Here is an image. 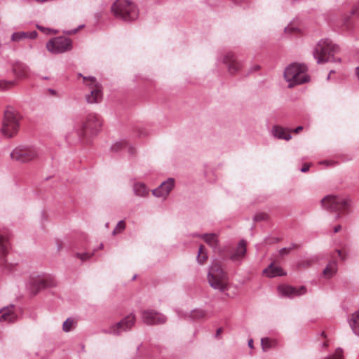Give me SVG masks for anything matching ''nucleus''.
Wrapping results in <instances>:
<instances>
[{
    "instance_id": "obj_1",
    "label": "nucleus",
    "mask_w": 359,
    "mask_h": 359,
    "mask_svg": "<svg viewBox=\"0 0 359 359\" xmlns=\"http://www.w3.org/2000/svg\"><path fill=\"white\" fill-rule=\"evenodd\" d=\"M339 46L330 39H323L318 41L316 46L313 55L318 64L327 62H340V58H334V55L339 52Z\"/></svg>"
},
{
    "instance_id": "obj_2",
    "label": "nucleus",
    "mask_w": 359,
    "mask_h": 359,
    "mask_svg": "<svg viewBox=\"0 0 359 359\" xmlns=\"http://www.w3.org/2000/svg\"><path fill=\"white\" fill-rule=\"evenodd\" d=\"M111 11L115 18L125 22L134 21L139 15L137 6L130 0H116L111 5Z\"/></svg>"
},
{
    "instance_id": "obj_3",
    "label": "nucleus",
    "mask_w": 359,
    "mask_h": 359,
    "mask_svg": "<svg viewBox=\"0 0 359 359\" xmlns=\"http://www.w3.org/2000/svg\"><path fill=\"white\" fill-rule=\"evenodd\" d=\"M208 280L210 285L220 292L229 290V278L219 261L215 260L210 267L208 273Z\"/></svg>"
},
{
    "instance_id": "obj_4",
    "label": "nucleus",
    "mask_w": 359,
    "mask_h": 359,
    "mask_svg": "<svg viewBox=\"0 0 359 359\" xmlns=\"http://www.w3.org/2000/svg\"><path fill=\"white\" fill-rule=\"evenodd\" d=\"M307 67L302 64H291L284 72V77L288 83V87L292 88L296 85H299L308 82L309 76L306 74Z\"/></svg>"
},
{
    "instance_id": "obj_5",
    "label": "nucleus",
    "mask_w": 359,
    "mask_h": 359,
    "mask_svg": "<svg viewBox=\"0 0 359 359\" xmlns=\"http://www.w3.org/2000/svg\"><path fill=\"white\" fill-rule=\"evenodd\" d=\"M18 128L19 116L18 113L11 109H6L1 128L2 134L7 137H11L17 133Z\"/></svg>"
},
{
    "instance_id": "obj_6",
    "label": "nucleus",
    "mask_w": 359,
    "mask_h": 359,
    "mask_svg": "<svg viewBox=\"0 0 359 359\" xmlns=\"http://www.w3.org/2000/svg\"><path fill=\"white\" fill-rule=\"evenodd\" d=\"M102 120L100 117L95 114H89L86 116V121L83 123L81 128L76 133L79 138L83 137L86 133L92 135L97 134L102 127Z\"/></svg>"
},
{
    "instance_id": "obj_7",
    "label": "nucleus",
    "mask_w": 359,
    "mask_h": 359,
    "mask_svg": "<svg viewBox=\"0 0 359 359\" xmlns=\"http://www.w3.org/2000/svg\"><path fill=\"white\" fill-rule=\"evenodd\" d=\"M135 316L133 313H130L121 321L111 325L108 329L102 330V332L119 336L122 333L130 330L135 325Z\"/></svg>"
},
{
    "instance_id": "obj_8",
    "label": "nucleus",
    "mask_w": 359,
    "mask_h": 359,
    "mask_svg": "<svg viewBox=\"0 0 359 359\" xmlns=\"http://www.w3.org/2000/svg\"><path fill=\"white\" fill-rule=\"evenodd\" d=\"M39 155V150L35 147L19 146L11 153L13 160L21 163H27L36 158Z\"/></svg>"
},
{
    "instance_id": "obj_9",
    "label": "nucleus",
    "mask_w": 359,
    "mask_h": 359,
    "mask_svg": "<svg viewBox=\"0 0 359 359\" xmlns=\"http://www.w3.org/2000/svg\"><path fill=\"white\" fill-rule=\"evenodd\" d=\"M46 48L53 54L63 53L72 50V41L63 36L54 37L46 43Z\"/></svg>"
},
{
    "instance_id": "obj_10",
    "label": "nucleus",
    "mask_w": 359,
    "mask_h": 359,
    "mask_svg": "<svg viewBox=\"0 0 359 359\" xmlns=\"http://www.w3.org/2000/svg\"><path fill=\"white\" fill-rule=\"evenodd\" d=\"M323 207L331 212L343 211L349 205L348 200L341 196L328 195L322 199Z\"/></svg>"
},
{
    "instance_id": "obj_11",
    "label": "nucleus",
    "mask_w": 359,
    "mask_h": 359,
    "mask_svg": "<svg viewBox=\"0 0 359 359\" xmlns=\"http://www.w3.org/2000/svg\"><path fill=\"white\" fill-rule=\"evenodd\" d=\"M79 76L83 77L85 84L90 88V93L86 95V101L90 104L100 102L102 98V87L97 82L95 77L83 76L81 74H79Z\"/></svg>"
},
{
    "instance_id": "obj_12",
    "label": "nucleus",
    "mask_w": 359,
    "mask_h": 359,
    "mask_svg": "<svg viewBox=\"0 0 359 359\" xmlns=\"http://www.w3.org/2000/svg\"><path fill=\"white\" fill-rule=\"evenodd\" d=\"M55 285L54 278L47 274L32 278L29 283V289L34 294H36L41 289L51 287Z\"/></svg>"
},
{
    "instance_id": "obj_13",
    "label": "nucleus",
    "mask_w": 359,
    "mask_h": 359,
    "mask_svg": "<svg viewBox=\"0 0 359 359\" xmlns=\"http://www.w3.org/2000/svg\"><path fill=\"white\" fill-rule=\"evenodd\" d=\"M217 60L226 66L231 75L236 74L241 69V63L236 59L234 54L231 51L222 53Z\"/></svg>"
},
{
    "instance_id": "obj_14",
    "label": "nucleus",
    "mask_w": 359,
    "mask_h": 359,
    "mask_svg": "<svg viewBox=\"0 0 359 359\" xmlns=\"http://www.w3.org/2000/svg\"><path fill=\"white\" fill-rule=\"evenodd\" d=\"M141 319L144 323L149 325H161L167 321L165 316L153 309L142 311Z\"/></svg>"
},
{
    "instance_id": "obj_15",
    "label": "nucleus",
    "mask_w": 359,
    "mask_h": 359,
    "mask_svg": "<svg viewBox=\"0 0 359 359\" xmlns=\"http://www.w3.org/2000/svg\"><path fill=\"white\" fill-rule=\"evenodd\" d=\"M175 185V180L172 177L163 182L157 188L151 191L152 194L156 198L166 199Z\"/></svg>"
},
{
    "instance_id": "obj_16",
    "label": "nucleus",
    "mask_w": 359,
    "mask_h": 359,
    "mask_svg": "<svg viewBox=\"0 0 359 359\" xmlns=\"http://www.w3.org/2000/svg\"><path fill=\"white\" fill-rule=\"evenodd\" d=\"M278 290L283 296L292 298L305 294L306 289L304 286L296 288L287 285H281L278 287Z\"/></svg>"
},
{
    "instance_id": "obj_17",
    "label": "nucleus",
    "mask_w": 359,
    "mask_h": 359,
    "mask_svg": "<svg viewBox=\"0 0 359 359\" xmlns=\"http://www.w3.org/2000/svg\"><path fill=\"white\" fill-rule=\"evenodd\" d=\"M0 322L13 323L16 320L18 315L13 305L4 307L0 310Z\"/></svg>"
},
{
    "instance_id": "obj_18",
    "label": "nucleus",
    "mask_w": 359,
    "mask_h": 359,
    "mask_svg": "<svg viewBox=\"0 0 359 359\" xmlns=\"http://www.w3.org/2000/svg\"><path fill=\"white\" fill-rule=\"evenodd\" d=\"M9 242L8 237L0 232V266L6 264V256L8 254Z\"/></svg>"
},
{
    "instance_id": "obj_19",
    "label": "nucleus",
    "mask_w": 359,
    "mask_h": 359,
    "mask_svg": "<svg viewBox=\"0 0 359 359\" xmlns=\"http://www.w3.org/2000/svg\"><path fill=\"white\" fill-rule=\"evenodd\" d=\"M263 273L269 278H274L276 276H283L286 274L283 269L274 263H271L267 268L263 270Z\"/></svg>"
},
{
    "instance_id": "obj_20",
    "label": "nucleus",
    "mask_w": 359,
    "mask_h": 359,
    "mask_svg": "<svg viewBox=\"0 0 359 359\" xmlns=\"http://www.w3.org/2000/svg\"><path fill=\"white\" fill-rule=\"evenodd\" d=\"M133 191L135 196L140 198H147L149 196L150 193L147 186L141 182H137L133 184Z\"/></svg>"
},
{
    "instance_id": "obj_21",
    "label": "nucleus",
    "mask_w": 359,
    "mask_h": 359,
    "mask_svg": "<svg viewBox=\"0 0 359 359\" xmlns=\"http://www.w3.org/2000/svg\"><path fill=\"white\" fill-rule=\"evenodd\" d=\"M13 72L18 79L26 78L29 75V67L22 62H16L13 65Z\"/></svg>"
},
{
    "instance_id": "obj_22",
    "label": "nucleus",
    "mask_w": 359,
    "mask_h": 359,
    "mask_svg": "<svg viewBox=\"0 0 359 359\" xmlns=\"http://www.w3.org/2000/svg\"><path fill=\"white\" fill-rule=\"evenodd\" d=\"M271 133L276 139L288 141L292 138L290 132H287L285 128L277 125L273 126Z\"/></svg>"
},
{
    "instance_id": "obj_23",
    "label": "nucleus",
    "mask_w": 359,
    "mask_h": 359,
    "mask_svg": "<svg viewBox=\"0 0 359 359\" xmlns=\"http://www.w3.org/2000/svg\"><path fill=\"white\" fill-rule=\"evenodd\" d=\"M201 238L214 250H217L219 248V241L216 233H203Z\"/></svg>"
},
{
    "instance_id": "obj_24",
    "label": "nucleus",
    "mask_w": 359,
    "mask_h": 359,
    "mask_svg": "<svg viewBox=\"0 0 359 359\" xmlns=\"http://www.w3.org/2000/svg\"><path fill=\"white\" fill-rule=\"evenodd\" d=\"M123 149H127L128 153L131 155L135 153V148L129 145L125 140L116 141L111 146V151L114 152H118Z\"/></svg>"
},
{
    "instance_id": "obj_25",
    "label": "nucleus",
    "mask_w": 359,
    "mask_h": 359,
    "mask_svg": "<svg viewBox=\"0 0 359 359\" xmlns=\"http://www.w3.org/2000/svg\"><path fill=\"white\" fill-rule=\"evenodd\" d=\"M38 34L36 31L14 32L11 37L12 41H20L25 39H35Z\"/></svg>"
},
{
    "instance_id": "obj_26",
    "label": "nucleus",
    "mask_w": 359,
    "mask_h": 359,
    "mask_svg": "<svg viewBox=\"0 0 359 359\" xmlns=\"http://www.w3.org/2000/svg\"><path fill=\"white\" fill-rule=\"evenodd\" d=\"M246 253V242L241 240L236 250V251L231 255V259L233 261H238L241 259Z\"/></svg>"
},
{
    "instance_id": "obj_27",
    "label": "nucleus",
    "mask_w": 359,
    "mask_h": 359,
    "mask_svg": "<svg viewBox=\"0 0 359 359\" xmlns=\"http://www.w3.org/2000/svg\"><path fill=\"white\" fill-rule=\"evenodd\" d=\"M337 271V262L335 260L330 262L323 271V276L326 278H330L336 274Z\"/></svg>"
},
{
    "instance_id": "obj_28",
    "label": "nucleus",
    "mask_w": 359,
    "mask_h": 359,
    "mask_svg": "<svg viewBox=\"0 0 359 359\" xmlns=\"http://www.w3.org/2000/svg\"><path fill=\"white\" fill-rule=\"evenodd\" d=\"M348 323L353 332L359 336V311L351 315L348 319Z\"/></svg>"
},
{
    "instance_id": "obj_29",
    "label": "nucleus",
    "mask_w": 359,
    "mask_h": 359,
    "mask_svg": "<svg viewBox=\"0 0 359 359\" xmlns=\"http://www.w3.org/2000/svg\"><path fill=\"white\" fill-rule=\"evenodd\" d=\"M206 316V312L201 309H193L189 314H187L184 316L185 319L189 320H199L203 318H205Z\"/></svg>"
},
{
    "instance_id": "obj_30",
    "label": "nucleus",
    "mask_w": 359,
    "mask_h": 359,
    "mask_svg": "<svg viewBox=\"0 0 359 359\" xmlns=\"http://www.w3.org/2000/svg\"><path fill=\"white\" fill-rule=\"evenodd\" d=\"M76 325V321L72 318H68L62 325V330L65 332L72 330Z\"/></svg>"
},
{
    "instance_id": "obj_31",
    "label": "nucleus",
    "mask_w": 359,
    "mask_h": 359,
    "mask_svg": "<svg viewBox=\"0 0 359 359\" xmlns=\"http://www.w3.org/2000/svg\"><path fill=\"white\" fill-rule=\"evenodd\" d=\"M16 85V81L15 80H4L1 79L0 80V90H6L12 87L15 86Z\"/></svg>"
},
{
    "instance_id": "obj_32",
    "label": "nucleus",
    "mask_w": 359,
    "mask_h": 359,
    "mask_svg": "<svg viewBox=\"0 0 359 359\" xmlns=\"http://www.w3.org/2000/svg\"><path fill=\"white\" fill-rule=\"evenodd\" d=\"M275 344L274 341L268 337L263 338L261 340V345L264 351H269Z\"/></svg>"
},
{
    "instance_id": "obj_33",
    "label": "nucleus",
    "mask_w": 359,
    "mask_h": 359,
    "mask_svg": "<svg viewBox=\"0 0 359 359\" xmlns=\"http://www.w3.org/2000/svg\"><path fill=\"white\" fill-rule=\"evenodd\" d=\"M207 259H208V255L205 252L204 246L201 245L199 248V250H198V255H197V262L200 264H202L207 260Z\"/></svg>"
},
{
    "instance_id": "obj_34",
    "label": "nucleus",
    "mask_w": 359,
    "mask_h": 359,
    "mask_svg": "<svg viewBox=\"0 0 359 359\" xmlns=\"http://www.w3.org/2000/svg\"><path fill=\"white\" fill-rule=\"evenodd\" d=\"M125 228H126V224H125L124 221L121 220L117 223L115 229H114V231L112 232V234L116 235V234L120 233L125 229Z\"/></svg>"
},
{
    "instance_id": "obj_35",
    "label": "nucleus",
    "mask_w": 359,
    "mask_h": 359,
    "mask_svg": "<svg viewBox=\"0 0 359 359\" xmlns=\"http://www.w3.org/2000/svg\"><path fill=\"white\" fill-rule=\"evenodd\" d=\"M325 359H344L343 350L341 348L336 349L335 353Z\"/></svg>"
},
{
    "instance_id": "obj_36",
    "label": "nucleus",
    "mask_w": 359,
    "mask_h": 359,
    "mask_svg": "<svg viewBox=\"0 0 359 359\" xmlns=\"http://www.w3.org/2000/svg\"><path fill=\"white\" fill-rule=\"evenodd\" d=\"M93 255V252H84V253H76V256L77 258L80 259L81 261H86L92 257Z\"/></svg>"
},
{
    "instance_id": "obj_37",
    "label": "nucleus",
    "mask_w": 359,
    "mask_h": 359,
    "mask_svg": "<svg viewBox=\"0 0 359 359\" xmlns=\"http://www.w3.org/2000/svg\"><path fill=\"white\" fill-rule=\"evenodd\" d=\"M285 33L286 34H293V33H297L299 32V29L296 27H294L292 25H290L285 27Z\"/></svg>"
},
{
    "instance_id": "obj_38",
    "label": "nucleus",
    "mask_w": 359,
    "mask_h": 359,
    "mask_svg": "<svg viewBox=\"0 0 359 359\" xmlns=\"http://www.w3.org/2000/svg\"><path fill=\"white\" fill-rule=\"evenodd\" d=\"M268 218V215L266 213H258V214H256L255 216H254V220L255 221H264V220H266Z\"/></svg>"
},
{
    "instance_id": "obj_39",
    "label": "nucleus",
    "mask_w": 359,
    "mask_h": 359,
    "mask_svg": "<svg viewBox=\"0 0 359 359\" xmlns=\"http://www.w3.org/2000/svg\"><path fill=\"white\" fill-rule=\"evenodd\" d=\"M37 28L41 30V32L46 33V34H50V33H53V34H56L57 33V31H55V30H53L51 29H49V28H46V27H43L42 26H37Z\"/></svg>"
},
{
    "instance_id": "obj_40",
    "label": "nucleus",
    "mask_w": 359,
    "mask_h": 359,
    "mask_svg": "<svg viewBox=\"0 0 359 359\" xmlns=\"http://www.w3.org/2000/svg\"><path fill=\"white\" fill-rule=\"evenodd\" d=\"M83 27H84V25H80L76 29L65 31V32H64V33L66 34H68V35L74 34L79 31V29H81Z\"/></svg>"
},
{
    "instance_id": "obj_41",
    "label": "nucleus",
    "mask_w": 359,
    "mask_h": 359,
    "mask_svg": "<svg viewBox=\"0 0 359 359\" xmlns=\"http://www.w3.org/2000/svg\"><path fill=\"white\" fill-rule=\"evenodd\" d=\"M294 246L291 247V248H281L280 250H279V254L281 256H283L285 255H287L289 253V252L290 251V250L293 248Z\"/></svg>"
},
{
    "instance_id": "obj_42",
    "label": "nucleus",
    "mask_w": 359,
    "mask_h": 359,
    "mask_svg": "<svg viewBox=\"0 0 359 359\" xmlns=\"http://www.w3.org/2000/svg\"><path fill=\"white\" fill-rule=\"evenodd\" d=\"M309 164H304V166L301 168V172H306L309 170Z\"/></svg>"
},
{
    "instance_id": "obj_43",
    "label": "nucleus",
    "mask_w": 359,
    "mask_h": 359,
    "mask_svg": "<svg viewBox=\"0 0 359 359\" xmlns=\"http://www.w3.org/2000/svg\"><path fill=\"white\" fill-rule=\"evenodd\" d=\"M337 252L339 255V257L342 259V260H344L346 259V256L341 252V250H337Z\"/></svg>"
},
{
    "instance_id": "obj_44",
    "label": "nucleus",
    "mask_w": 359,
    "mask_h": 359,
    "mask_svg": "<svg viewBox=\"0 0 359 359\" xmlns=\"http://www.w3.org/2000/svg\"><path fill=\"white\" fill-rule=\"evenodd\" d=\"M351 13L359 15V5L355 8L352 10Z\"/></svg>"
},
{
    "instance_id": "obj_45",
    "label": "nucleus",
    "mask_w": 359,
    "mask_h": 359,
    "mask_svg": "<svg viewBox=\"0 0 359 359\" xmlns=\"http://www.w3.org/2000/svg\"><path fill=\"white\" fill-rule=\"evenodd\" d=\"M303 130V127L302 126H298L294 130V132L295 133H299L300 131H302Z\"/></svg>"
},
{
    "instance_id": "obj_46",
    "label": "nucleus",
    "mask_w": 359,
    "mask_h": 359,
    "mask_svg": "<svg viewBox=\"0 0 359 359\" xmlns=\"http://www.w3.org/2000/svg\"><path fill=\"white\" fill-rule=\"evenodd\" d=\"M320 163H321V164H324V165H327V166H328V165H332V164H333V163H332V162H331V161H322Z\"/></svg>"
},
{
    "instance_id": "obj_47",
    "label": "nucleus",
    "mask_w": 359,
    "mask_h": 359,
    "mask_svg": "<svg viewBox=\"0 0 359 359\" xmlns=\"http://www.w3.org/2000/svg\"><path fill=\"white\" fill-rule=\"evenodd\" d=\"M222 332V328H218L216 331L215 337H218Z\"/></svg>"
},
{
    "instance_id": "obj_48",
    "label": "nucleus",
    "mask_w": 359,
    "mask_h": 359,
    "mask_svg": "<svg viewBox=\"0 0 359 359\" xmlns=\"http://www.w3.org/2000/svg\"><path fill=\"white\" fill-rule=\"evenodd\" d=\"M341 229V225H337V226H335V227H334V233L338 232Z\"/></svg>"
},
{
    "instance_id": "obj_49",
    "label": "nucleus",
    "mask_w": 359,
    "mask_h": 359,
    "mask_svg": "<svg viewBox=\"0 0 359 359\" xmlns=\"http://www.w3.org/2000/svg\"><path fill=\"white\" fill-rule=\"evenodd\" d=\"M248 346L251 348H253V340L252 339H250L248 341Z\"/></svg>"
},
{
    "instance_id": "obj_50",
    "label": "nucleus",
    "mask_w": 359,
    "mask_h": 359,
    "mask_svg": "<svg viewBox=\"0 0 359 359\" xmlns=\"http://www.w3.org/2000/svg\"><path fill=\"white\" fill-rule=\"evenodd\" d=\"M355 74H356L358 79L359 80V66L355 68Z\"/></svg>"
},
{
    "instance_id": "obj_51",
    "label": "nucleus",
    "mask_w": 359,
    "mask_h": 359,
    "mask_svg": "<svg viewBox=\"0 0 359 359\" xmlns=\"http://www.w3.org/2000/svg\"><path fill=\"white\" fill-rule=\"evenodd\" d=\"M48 92H49L50 94L53 95H55L56 94L55 90H53V89H51V88H49V89H48Z\"/></svg>"
},
{
    "instance_id": "obj_52",
    "label": "nucleus",
    "mask_w": 359,
    "mask_h": 359,
    "mask_svg": "<svg viewBox=\"0 0 359 359\" xmlns=\"http://www.w3.org/2000/svg\"><path fill=\"white\" fill-rule=\"evenodd\" d=\"M252 69L254 71H256V70H258L259 69V65H255L252 67Z\"/></svg>"
},
{
    "instance_id": "obj_53",
    "label": "nucleus",
    "mask_w": 359,
    "mask_h": 359,
    "mask_svg": "<svg viewBox=\"0 0 359 359\" xmlns=\"http://www.w3.org/2000/svg\"><path fill=\"white\" fill-rule=\"evenodd\" d=\"M201 235H202V234L194 233V234H193V236H194V237H200V238H201Z\"/></svg>"
},
{
    "instance_id": "obj_54",
    "label": "nucleus",
    "mask_w": 359,
    "mask_h": 359,
    "mask_svg": "<svg viewBox=\"0 0 359 359\" xmlns=\"http://www.w3.org/2000/svg\"><path fill=\"white\" fill-rule=\"evenodd\" d=\"M334 72V71H333V70L330 71V74H329V75L327 76V80L330 79L331 74H333Z\"/></svg>"
},
{
    "instance_id": "obj_55",
    "label": "nucleus",
    "mask_w": 359,
    "mask_h": 359,
    "mask_svg": "<svg viewBox=\"0 0 359 359\" xmlns=\"http://www.w3.org/2000/svg\"><path fill=\"white\" fill-rule=\"evenodd\" d=\"M139 135H140V136H146L147 135V133H143L140 132Z\"/></svg>"
},
{
    "instance_id": "obj_56",
    "label": "nucleus",
    "mask_w": 359,
    "mask_h": 359,
    "mask_svg": "<svg viewBox=\"0 0 359 359\" xmlns=\"http://www.w3.org/2000/svg\"><path fill=\"white\" fill-rule=\"evenodd\" d=\"M322 345L323 347H326L327 346V344L325 342H323Z\"/></svg>"
},
{
    "instance_id": "obj_57",
    "label": "nucleus",
    "mask_w": 359,
    "mask_h": 359,
    "mask_svg": "<svg viewBox=\"0 0 359 359\" xmlns=\"http://www.w3.org/2000/svg\"><path fill=\"white\" fill-rule=\"evenodd\" d=\"M339 217H340V215H339V214H338V215H336V219L339 218Z\"/></svg>"
},
{
    "instance_id": "obj_58",
    "label": "nucleus",
    "mask_w": 359,
    "mask_h": 359,
    "mask_svg": "<svg viewBox=\"0 0 359 359\" xmlns=\"http://www.w3.org/2000/svg\"><path fill=\"white\" fill-rule=\"evenodd\" d=\"M309 265H310V263L307 262V263H306V264H305L304 266H309Z\"/></svg>"
},
{
    "instance_id": "obj_59",
    "label": "nucleus",
    "mask_w": 359,
    "mask_h": 359,
    "mask_svg": "<svg viewBox=\"0 0 359 359\" xmlns=\"http://www.w3.org/2000/svg\"><path fill=\"white\" fill-rule=\"evenodd\" d=\"M136 278V275H135L133 277V280H135Z\"/></svg>"
}]
</instances>
